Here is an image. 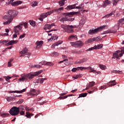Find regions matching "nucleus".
<instances>
[{
	"label": "nucleus",
	"instance_id": "obj_1",
	"mask_svg": "<svg viewBox=\"0 0 124 124\" xmlns=\"http://www.w3.org/2000/svg\"><path fill=\"white\" fill-rule=\"evenodd\" d=\"M43 70H41L40 71L34 72L33 74H23L21 75L20 78L18 79V82H24L25 81H27V80H31L34 77L38 76L39 74L42 73Z\"/></svg>",
	"mask_w": 124,
	"mask_h": 124
},
{
	"label": "nucleus",
	"instance_id": "obj_2",
	"mask_svg": "<svg viewBox=\"0 0 124 124\" xmlns=\"http://www.w3.org/2000/svg\"><path fill=\"white\" fill-rule=\"evenodd\" d=\"M76 14H78V16H80L81 13L78 12H72L70 13H65L63 14L64 17H62L60 19L61 22H64V21H74V18H70V17H72L73 15H75Z\"/></svg>",
	"mask_w": 124,
	"mask_h": 124
},
{
	"label": "nucleus",
	"instance_id": "obj_3",
	"mask_svg": "<svg viewBox=\"0 0 124 124\" xmlns=\"http://www.w3.org/2000/svg\"><path fill=\"white\" fill-rule=\"evenodd\" d=\"M106 27V25H103L94 30H89L88 31V33L89 34H90V35H93V34H95V33H97V32L101 31H102V30H103V29Z\"/></svg>",
	"mask_w": 124,
	"mask_h": 124
},
{
	"label": "nucleus",
	"instance_id": "obj_4",
	"mask_svg": "<svg viewBox=\"0 0 124 124\" xmlns=\"http://www.w3.org/2000/svg\"><path fill=\"white\" fill-rule=\"evenodd\" d=\"M3 20H7V21H5L3 22V25H9L13 21V18H11L8 13L2 16Z\"/></svg>",
	"mask_w": 124,
	"mask_h": 124
},
{
	"label": "nucleus",
	"instance_id": "obj_5",
	"mask_svg": "<svg viewBox=\"0 0 124 124\" xmlns=\"http://www.w3.org/2000/svg\"><path fill=\"white\" fill-rule=\"evenodd\" d=\"M9 113L12 116H17L19 115V108H17V107H13L9 110Z\"/></svg>",
	"mask_w": 124,
	"mask_h": 124
},
{
	"label": "nucleus",
	"instance_id": "obj_6",
	"mask_svg": "<svg viewBox=\"0 0 124 124\" xmlns=\"http://www.w3.org/2000/svg\"><path fill=\"white\" fill-rule=\"evenodd\" d=\"M70 45L73 47H74L75 48H79L80 46H82L83 45H84V44H83V42L82 41H79L73 42H70Z\"/></svg>",
	"mask_w": 124,
	"mask_h": 124
},
{
	"label": "nucleus",
	"instance_id": "obj_7",
	"mask_svg": "<svg viewBox=\"0 0 124 124\" xmlns=\"http://www.w3.org/2000/svg\"><path fill=\"white\" fill-rule=\"evenodd\" d=\"M99 40H100V36H98V37H94V38H91L87 40L85 42L84 44H85V45H87V44L92 43V42H93L94 41H98Z\"/></svg>",
	"mask_w": 124,
	"mask_h": 124
},
{
	"label": "nucleus",
	"instance_id": "obj_8",
	"mask_svg": "<svg viewBox=\"0 0 124 124\" xmlns=\"http://www.w3.org/2000/svg\"><path fill=\"white\" fill-rule=\"evenodd\" d=\"M76 5H77V4L69 5L66 8H65V9H66L67 10H68V9L71 10V9H81V8H83V7H82V5H83V3L80 5V6H76Z\"/></svg>",
	"mask_w": 124,
	"mask_h": 124
},
{
	"label": "nucleus",
	"instance_id": "obj_9",
	"mask_svg": "<svg viewBox=\"0 0 124 124\" xmlns=\"http://www.w3.org/2000/svg\"><path fill=\"white\" fill-rule=\"evenodd\" d=\"M7 13H8L10 17L12 18L13 19L14 18V17H16V16L18 15V12L14 10H10L7 12Z\"/></svg>",
	"mask_w": 124,
	"mask_h": 124
},
{
	"label": "nucleus",
	"instance_id": "obj_10",
	"mask_svg": "<svg viewBox=\"0 0 124 124\" xmlns=\"http://www.w3.org/2000/svg\"><path fill=\"white\" fill-rule=\"evenodd\" d=\"M27 94L28 96H30V95L34 96L35 95H38V94H37V92L35 89H31L30 92L27 93Z\"/></svg>",
	"mask_w": 124,
	"mask_h": 124
},
{
	"label": "nucleus",
	"instance_id": "obj_11",
	"mask_svg": "<svg viewBox=\"0 0 124 124\" xmlns=\"http://www.w3.org/2000/svg\"><path fill=\"white\" fill-rule=\"evenodd\" d=\"M14 31L15 32V33H17V34H20L19 31H21V30L23 29V27H22L20 25H17L16 26L14 27Z\"/></svg>",
	"mask_w": 124,
	"mask_h": 124
},
{
	"label": "nucleus",
	"instance_id": "obj_12",
	"mask_svg": "<svg viewBox=\"0 0 124 124\" xmlns=\"http://www.w3.org/2000/svg\"><path fill=\"white\" fill-rule=\"evenodd\" d=\"M74 28H76V26L69 25L67 29V32H68V33H72L73 32H74V31L72 29H74Z\"/></svg>",
	"mask_w": 124,
	"mask_h": 124
},
{
	"label": "nucleus",
	"instance_id": "obj_13",
	"mask_svg": "<svg viewBox=\"0 0 124 124\" xmlns=\"http://www.w3.org/2000/svg\"><path fill=\"white\" fill-rule=\"evenodd\" d=\"M54 27H56V25L54 23H52L51 24H46L44 28V29L46 31V30H51V29L54 28Z\"/></svg>",
	"mask_w": 124,
	"mask_h": 124
},
{
	"label": "nucleus",
	"instance_id": "obj_14",
	"mask_svg": "<svg viewBox=\"0 0 124 124\" xmlns=\"http://www.w3.org/2000/svg\"><path fill=\"white\" fill-rule=\"evenodd\" d=\"M124 18L120 19L116 25L117 27V30H119V29H120V28H121V27H122L123 25H124Z\"/></svg>",
	"mask_w": 124,
	"mask_h": 124
},
{
	"label": "nucleus",
	"instance_id": "obj_15",
	"mask_svg": "<svg viewBox=\"0 0 124 124\" xmlns=\"http://www.w3.org/2000/svg\"><path fill=\"white\" fill-rule=\"evenodd\" d=\"M39 63L42 64V65H48V66H53L54 65V63L52 62H47L46 61H43Z\"/></svg>",
	"mask_w": 124,
	"mask_h": 124
},
{
	"label": "nucleus",
	"instance_id": "obj_16",
	"mask_svg": "<svg viewBox=\"0 0 124 124\" xmlns=\"http://www.w3.org/2000/svg\"><path fill=\"white\" fill-rule=\"evenodd\" d=\"M80 69V70H83V69H88V68H85V67H78V68H73L72 69V72H76L77 70H79Z\"/></svg>",
	"mask_w": 124,
	"mask_h": 124
},
{
	"label": "nucleus",
	"instance_id": "obj_17",
	"mask_svg": "<svg viewBox=\"0 0 124 124\" xmlns=\"http://www.w3.org/2000/svg\"><path fill=\"white\" fill-rule=\"evenodd\" d=\"M17 43H18V40L10 41L9 42L6 44V46H10V45H14V44H17Z\"/></svg>",
	"mask_w": 124,
	"mask_h": 124
},
{
	"label": "nucleus",
	"instance_id": "obj_18",
	"mask_svg": "<svg viewBox=\"0 0 124 124\" xmlns=\"http://www.w3.org/2000/svg\"><path fill=\"white\" fill-rule=\"evenodd\" d=\"M35 44L36 47L38 48V49H39V48H41L42 47V45H43V41H37Z\"/></svg>",
	"mask_w": 124,
	"mask_h": 124
},
{
	"label": "nucleus",
	"instance_id": "obj_19",
	"mask_svg": "<svg viewBox=\"0 0 124 124\" xmlns=\"http://www.w3.org/2000/svg\"><path fill=\"white\" fill-rule=\"evenodd\" d=\"M23 3V1L21 0H17L11 3L12 6H17V5H19L20 4H22Z\"/></svg>",
	"mask_w": 124,
	"mask_h": 124
},
{
	"label": "nucleus",
	"instance_id": "obj_20",
	"mask_svg": "<svg viewBox=\"0 0 124 124\" xmlns=\"http://www.w3.org/2000/svg\"><path fill=\"white\" fill-rule=\"evenodd\" d=\"M63 42V41H59L58 42L53 44L51 46V48L54 49V48H56V46H59V45H60V44H62Z\"/></svg>",
	"mask_w": 124,
	"mask_h": 124
},
{
	"label": "nucleus",
	"instance_id": "obj_21",
	"mask_svg": "<svg viewBox=\"0 0 124 124\" xmlns=\"http://www.w3.org/2000/svg\"><path fill=\"white\" fill-rule=\"evenodd\" d=\"M28 52V49L27 48H24L22 51L20 52V54H21L20 57H25V55Z\"/></svg>",
	"mask_w": 124,
	"mask_h": 124
},
{
	"label": "nucleus",
	"instance_id": "obj_22",
	"mask_svg": "<svg viewBox=\"0 0 124 124\" xmlns=\"http://www.w3.org/2000/svg\"><path fill=\"white\" fill-rule=\"evenodd\" d=\"M68 39V40H72V39H74L75 40H78V37H77V35L73 34L69 36Z\"/></svg>",
	"mask_w": 124,
	"mask_h": 124
},
{
	"label": "nucleus",
	"instance_id": "obj_23",
	"mask_svg": "<svg viewBox=\"0 0 124 124\" xmlns=\"http://www.w3.org/2000/svg\"><path fill=\"white\" fill-rule=\"evenodd\" d=\"M111 4V1L109 0H106L103 2V8H105L107 5H109V4Z\"/></svg>",
	"mask_w": 124,
	"mask_h": 124
},
{
	"label": "nucleus",
	"instance_id": "obj_24",
	"mask_svg": "<svg viewBox=\"0 0 124 124\" xmlns=\"http://www.w3.org/2000/svg\"><path fill=\"white\" fill-rule=\"evenodd\" d=\"M51 14H52V12H47L46 13L42 14L41 15V17H43V18H46V17H47L48 15H51Z\"/></svg>",
	"mask_w": 124,
	"mask_h": 124
},
{
	"label": "nucleus",
	"instance_id": "obj_25",
	"mask_svg": "<svg viewBox=\"0 0 124 124\" xmlns=\"http://www.w3.org/2000/svg\"><path fill=\"white\" fill-rule=\"evenodd\" d=\"M86 23V17L83 16L79 22L80 26H83Z\"/></svg>",
	"mask_w": 124,
	"mask_h": 124
},
{
	"label": "nucleus",
	"instance_id": "obj_26",
	"mask_svg": "<svg viewBox=\"0 0 124 124\" xmlns=\"http://www.w3.org/2000/svg\"><path fill=\"white\" fill-rule=\"evenodd\" d=\"M85 68H89L90 69V73H94L95 74H98V72H96V71H95V70L94 69H93V68H92V67L91 66H89L88 67H85Z\"/></svg>",
	"mask_w": 124,
	"mask_h": 124
},
{
	"label": "nucleus",
	"instance_id": "obj_27",
	"mask_svg": "<svg viewBox=\"0 0 124 124\" xmlns=\"http://www.w3.org/2000/svg\"><path fill=\"white\" fill-rule=\"evenodd\" d=\"M26 89H24L21 91H10L9 93H24V92H26Z\"/></svg>",
	"mask_w": 124,
	"mask_h": 124
},
{
	"label": "nucleus",
	"instance_id": "obj_28",
	"mask_svg": "<svg viewBox=\"0 0 124 124\" xmlns=\"http://www.w3.org/2000/svg\"><path fill=\"white\" fill-rule=\"evenodd\" d=\"M31 68H41L42 66L39 64L31 65H30Z\"/></svg>",
	"mask_w": 124,
	"mask_h": 124
},
{
	"label": "nucleus",
	"instance_id": "obj_29",
	"mask_svg": "<svg viewBox=\"0 0 124 124\" xmlns=\"http://www.w3.org/2000/svg\"><path fill=\"white\" fill-rule=\"evenodd\" d=\"M47 78H38V81H39V83H40V84H43V82H44V80H47Z\"/></svg>",
	"mask_w": 124,
	"mask_h": 124
},
{
	"label": "nucleus",
	"instance_id": "obj_30",
	"mask_svg": "<svg viewBox=\"0 0 124 124\" xmlns=\"http://www.w3.org/2000/svg\"><path fill=\"white\" fill-rule=\"evenodd\" d=\"M57 39H58L57 36H52L50 38L48 39V41H53V40H57Z\"/></svg>",
	"mask_w": 124,
	"mask_h": 124
},
{
	"label": "nucleus",
	"instance_id": "obj_31",
	"mask_svg": "<svg viewBox=\"0 0 124 124\" xmlns=\"http://www.w3.org/2000/svg\"><path fill=\"white\" fill-rule=\"evenodd\" d=\"M114 14H115V12H112L110 14L106 15L104 16V17H106V18H109V17H111V16H112V15H114Z\"/></svg>",
	"mask_w": 124,
	"mask_h": 124
},
{
	"label": "nucleus",
	"instance_id": "obj_32",
	"mask_svg": "<svg viewBox=\"0 0 124 124\" xmlns=\"http://www.w3.org/2000/svg\"><path fill=\"white\" fill-rule=\"evenodd\" d=\"M99 67H100V69H102V70H105L107 68L106 66L103 64H99Z\"/></svg>",
	"mask_w": 124,
	"mask_h": 124
},
{
	"label": "nucleus",
	"instance_id": "obj_33",
	"mask_svg": "<svg viewBox=\"0 0 124 124\" xmlns=\"http://www.w3.org/2000/svg\"><path fill=\"white\" fill-rule=\"evenodd\" d=\"M87 94L88 93H81L79 95L78 98H80V97H85V96H87Z\"/></svg>",
	"mask_w": 124,
	"mask_h": 124
},
{
	"label": "nucleus",
	"instance_id": "obj_34",
	"mask_svg": "<svg viewBox=\"0 0 124 124\" xmlns=\"http://www.w3.org/2000/svg\"><path fill=\"white\" fill-rule=\"evenodd\" d=\"M5 99L8 102L12 101L13 99H14V98L13 97H5Z\"/></svg>",
	"mask_w": 124,
	"mask_h": 124
},
{
	"label": "nucleus",
	"instance_id": "obj_35",
	"mask_svg": "<svg viewBox=\"0 0 124 124\" xmlns=\"http://www.w3.org/2000/svg\"><path fill=\"white\" fill-rule=\"evenodd\" d=\"M69 26V25H61V28H62L63 30H64V31H66Z\"/></svg>",
	"mask_w": 124,
	"mask_h": 124
},
{
	"label": "nucleus",
	"instance_id": "obj_36",
	"mask_svg": "<svg viewBox=\"0 0 124 124\" xmlns=\"http://www.w3.org/2000/svg\"><path fill=\"white\" fill-rule=\"evenodd\" d=\"M111 73H118V74H123L122 71L113 70L111 71Z\"/></svg>",
	"mask_w": 124,
	"mask_h": 124
},
{
	"label": "nucleus",
	"instance_id": "obj_37",
	"mask_svg": "<svg viewBox=\"0 0 124 124\" xmlns=\"http://www.w3.org/2000/svg\"><path fill=\"white\" fill-rule=\"evenodd\" d=\"M37 4H38V3H37L36 1H33L31 2V6L32 7H35V6H37Z\"/></svg>",
	"mask_w": 124,
	"mask_h": 124
},
{
	"label": "nucleus",
	"instance_id": "obj_38",
	"mask_svg": "<svg viewBox=\"0 0 124 124\" xmlns=\"http://www.w3.org/2000/svg\"><path fill=\"white\" fill-rule=\"evenodd\" d=\"M115 82H116L115 80H111L109 83H108V86H110V87H112V86H115L116 85V83L112 84L113 83H115Z\"/></svg>",
	"mask_w": 124,
	"mask_h": 124
},
{
	"label": "nucleus",
	"instance_id": "obj_39",
	"mask_svg": "<svg viewBox=\"0 0 124 124\" xmlns=\"http://www.w3.org/2000/svg\"><path fill=\"white\" fill-rule=\"evenodd\" d=\"M24 108H25V107H24V106L21 105V106H19V107L17 108V109H18V111L20 112V110H24Z\"/></svg>",
	"mask_w": 124,
	"mask_h": 124
},
{
	"label": "nucleus",
	"instance_id": "obj_40",
	"mask_svg": "<svg viewBox=\"0 0 124 124\" xmlns=\"http://www.w3.org/2000/svg\"><path fill=\"white\" fill-rule=\"evenodd\" d=\"M50 12H52V14L54 13V12H56V13H58V14L61 13V12H60V10H59V9H54L50 11Z\"/></svg>",
	"mask_w": 124,
	"mask_h": 124
},
{
	"label": "nucleus",
	"instance_id": "obj_41",
	"mask_svg": "<svg viewBox=\"0 0 124 124\" xmlns=\"http://www.w3.org/2000/svg\"><path fill=\"white\" fill-rule=\"evenodd\" d=\"M29 22L31 26L32 27H35V22H34L33 20H30Z\"/></svg>",
	"mask_w": 124,
	"mask_h": 124
},
{
	"label": "nucleus",
	"instance_id": "obj_42",
	"mask_svg": "<svg viewBox=\"0 0 124 124\" xmlns=\"http://www.w3.org/2000/svg\"><path fill=\"white\" fill-rule=\"evenodd\" d=\"M120 0H112L113 5H117V4H118V2H119Z\"/></svg>",
	"mask_w": 124,
	"mask_h": 124
},
{
	"label": "nucleus",
	"instance_id": "obj_43",
	"mask_svg": "<svg viewBox=\"0 0 124 124\" xmlns=\"http://www.w3.org/2000/svg\"><path fill=\"white\" fill-rule=\"evenodd\" d=\"M94 84H95L94 81L90 82H89V87L90 88H91V87H93V86H94Z\"/></svg>",
	"mask_w": 124,
	"mask_h": 124
},
{
	"label": "nucleus",
	"instance_id": "obj_44",
	"mask_svg": "<svg viewBox=\"0 0 124 124\" xmlns=\"http://www.w3.org/2000/svg\"><path fill=\"white\" fill-rule=\"evenodd\" d=\"M59 3L60 6H63V5H64V1L62 0H61V1H60L59 2Z\"/></svg>",
	"mask_w": 124,
	"mask_h": 124
},
{
	"label": "nucleus",
	"instance_id": "obj_45",
	"mask_svg": "<svg viewBox=\"0 0 124 124\" xmlns=\"http://www.w3.org/2000/svg\"><path fill=\"white\" fill-rule=\"evenodd\" d=\"M8 116H10L9 113H2L1 114V117H3V118L8 117Z\"/></svg>",
	"mask_w": 124,
	"mask_h": 124
},
{
	"label": "nucleus",
	"instance_id": "obj_46",
	"mask_svg": "<svg viewBox=\"0 0 124 124\" xmlns=\"http://www.w3.org/2000/svg\"><path fill=\"white\" fill-rule=\"evenodd\" d=\"M113 57H115V58H116V59H119V53H118L117 52L113 53Z\"/></svg>",
	"mask_w": 124,
	"mask_h": 124
},
{
	"label": "nucleus",
	"instance_id": "obj_47",
	"mask_svg": "<svg viewBox=\"0 0 124 124\" xmlns=\"http://www.w3.org/2000/svg\"><path fill=\"white\" fill-rule=\"evenodd\" d=\"M81 61L82 62V63H84V62H88V58L85 57L81 59Z\"/></svg>",
	"mask_w": 124,
	"mask_h": 124
},
{
	"label": "nucleus",
	"instance_id": "obj_48",
	"mask_svg": "<svg viewBox=\"0 0 124 124\" xmlns=\"http://www.w3.org/2000/svg\"><path fill=\"white\" fill-rule=\"evenodd\" d=\"M102 47H103V45H102V44L98 45L97 46H96V50L97 49H101V48H102Z\"/></svg>",
	"mask_w": 124,
	"mask_h": 124
},
{
	"label": "nucleus",
	"instance_id": "obj_49",
	"mask_svg": "<svg viewBox=\"0 0 124 124\" xmlns=\"http://www.w3.org/2000/svg\"><path fill=\"white\" fill-rule=\"evenodd\" d=\"M94 49L96 50V46H95L93 47L89 48L86 51H92V50H94Z\"/></svg>",
	"mask_w": 124,
	"mask_h": 124
},
{
	"label": "nucleus",
	"instance_id": "obj_50",
	"mask_svg": "<svg viewBox=\"0 0 124 124\" xmlns=\"http://www.w3.org/2000/svg\"><path fill=\"white\" fill-rule=\"evenodd\" d=\"M26 115H25V117H27L29 119H31V114L29 113V112H26Z\"/></svg>",
	"mask_w": 124,
	"mask_h": 124
},
{
	"label": "nucleus",
	"instance_id": "obj_51",
	"mask_svg": "<svg viewBox=\"0 0 124 124\" xmlns=\"http://www.w3.org/2000/svg\"><path fill=\"white\" fill-rule=\"evenodd\" d=\"M65 98H67V96H60L58 98V99H65Z\"/></svg>",
	"mask_w": 124,
	"mask_h": 124
},
{
	"label": "nucleus",
	"instance_id": "obj_52",
	"mask_svg": "<svg viewBox=\"0 0 124 124\" xmlns=\"http://www.w3.org/2000/svg\"><path fill=\"white\" fill-rule=\"evenodd\" d=\"M25 57L26 58H30V57H31V53L27 52V53L25 55Z\"/></svg>",
	"mask_w": 124,
	"mask_h": 124
},
{
	"label": "nucleus",
	"instance_id": "obj_53",
	"mask_svg": "<svg viewBox=\"0 0 124 124\" xmlns=\"http://www.w3.org/2000/svg\"><path fill=\"white\" fill-rule=\"evenodd\" d=\"M80 78V75H77L76 76L73 77V78H74V79H78V78Z\"/></svg>",
	"mask_w": 124,
	"mask_h": 124
},
{
	"label": "nucleus",
	"instance_id": "obj_54",
	"mask_svg": "<svg viewBox=\"0 0 124 124\" xmlns=\"http://www.w3.org/2000/svg\"><path fill=\"white\" fill-rule=\"evenodd\" d=\"M24 102V100L23 99H20L18 102V104H22V103Z\"/></svg>",
	"mask_w": 124,
	"mask_h": 124
},
{
	"label": "nucleus",
	"instance_id": "obj_55",
	"mask_svg": "<svg viewBox=\"0 0 124 124\" xmlns=\"http://www.w3.org/2000/svg\"><path fill=\"white\" fill-rule=\"evenodd\" d=\"M25 36H26V33H23L19 36V39H21V38H24Z\"/></svg>",
	"mask_w": 124,
	"mask_h": 124
},
{
	"label": "nucleus",
	"instance_id": "obj_56",
	"mask_svg": "<svg viewBox=\"0 0 124 124\" xmlns=\"http://www.w3.org/2000/svg\"><path fill=\"white\" fill-rule=\"evenodd\" d=\"M116 52H117L118 54H119V53H124V49H122L121 50H117L116 51Z\"/></svg>",
	"mask_w": 124,
	"mask_h": 124
},
{
	"label": "nucleus",
	"instance_id": "obj_57",
	"mask_svg": "<svg viewBox=\"0 0 124 124\" xmlns=\"http://www.w3.org/2000/svg\"><path fill=\"white\" fill-rule=\"evenodd\" d=\"M17 35H19V34H17V33H16L15 34H14L13 35V38H16Z\"/></svg>",
	"mask_w": 124,
	"mask_h": 124
},
{
	"label": "nucleus",
	"instance_id": "obj_58",
	"mask_svg": "<svg viewBox=\"0 0 124 124\" xmlns=\"http://www.w3.org/2000/svg\"><path fill=\"white\" fill-rule=\"evenodd\" d=\"M23 26L25 28V29H27V28H28V23L27 22L24 23Z\"/></svg>",
	"mask_w": 124,
	"mask_h": 124
},
{
	"label": "nucleus",
	"instance_id": "obj_59",
	"mask_svg": "<svg viewBox=\"0 0 124 124\" xmlns=\"http://www.w3.org/2000/svg\"><path fill=\"white\" fill-rule=\"evenodd\" d=\"M8 67H11V66H12V64L11 63V62H8Z\"/></svg>",
	"mask_w": 124,
	"mask_h": 124
},
{
	"label": "nucleus",
	"instance_id": "obj_60",
	"mask_svg": "<svg viewBox=\"0 0 124 124\" xmlns=\"http://www.w3.org/2000/svg\"><path fill=\"white\" fill-rule=\"evenodd\" d=\"M20 114L21 115H25V111H19Z\"/></svg>",
	"mask_w": 124,
	"mask_h": 124
},
{
	"label": "nucleus",
	"instance_id": "obj_61",
	"mask_svg": "<svg viewBox=\"0 0 124 124\" xmlns=\"http://www.w3.org/2000/svg\"><path fill=\"white\" fill-rule=\"evenodd\" d=\"M78 52V50H72V53L73 54H77Z\"/></svg>",
	"mask_w": 124,
	"mask_h": 124
},
{
	"label": "nucleus",
	"instance_id": "obj_62",
	"mask_svg": "<svg viewBox=\"0 0 124 124\" xmlns=\"http://www.w3.org/2000/svg\"><path fill=\"white\" fill-rule=\"evenodd\" d=\"M62 58L63 60H67V57L65 55H62Z\"/></svg>",
	"mask_w": 124,
	"mask_h": 124
},
{
	"label": "nucleus",
	"instance_id": "obj_63",
	"mask_svg": "<svg viewBox=\"0 0 124 124\" xmlns=\"http://www.w3.org/2000/svg\"><path fill=\"white\" fill-rule=\"evenodd\" d=\"M54 56H55V57H58L60 55L58 52H54Z\"/></svg>",
	"mask_w": 124,
	"mask_h": 124
},
{
	"label": "nucleus",
	"instance_id": "obj_64",
	"mask_svg": "<svg viewBox=\"0 0 124 124\" xmlns=\"http://www.w3.org/2000/svg\"><path fill=\"white\" fill-rule=\"evenodd\" d=\"M78 55H80V54H82V50H78Z\"/></svg>",
	"mask_w": 124,
	"mask_h": 124
}]
</instances>
